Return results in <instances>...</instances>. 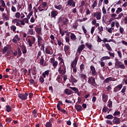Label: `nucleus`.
Masks as SVG:
<instances>
[{"label":"nucleus","instance_id":"obj_1","mask_svg":"<svg viewBox=\"0 0 127 127\" xmlns=\"http://www.w3.org/2000/svg\"><path fill=\"white\" fill-rule=\"evenodd\" d=\"M58 22L59 24H61L62 25H67L68 22H69V19L63 16H61L59 18Z\"/></svg>","mask_w":127,"mask_h":127},{"label":"nucleus","instance_id":"obj_2","mask_svg":"<svg viewBox=\"0 0 127 127\" xmlns=\"http://www.w3.org/2000/svg\"><path fill=\"white\" fill-rule=\"evenodd\" d=\"M88 83L91 86H93L96 88L97 87V83H96V79L93 76H90L88 78Z\"/></svg>","mask_w":127,"mask_h":127},{"label":"nucleus","instance_id":"obj_3","mask_svg":"<svg viewBox=\"0 0 127 127\" xmlns=\"http://www.w3.org/2000/svg\"><path fill=\"white\" fill-rule=\"evenodd\" d=\"M27 96H28V92H26L25 93H20L18 94L19 99H20V100H22V101L27 100Z\"/></svg>","mask_w":127,"mask_h":127},{"label":"nucleus","instance_id":"obj_4","mask_svg":"<svg viewBox=\"0 0 127 127\" xmlns=\"http://www.w3.org/2000/svg\"><path fill=\"white\" fill-rule=\"evenodd\" d=\"M26 41L28 43L29 47H32V44H34V43H35V37H31V38L26 39Z\"/></svg>","mask_w":127,"mask_h":127},{"label":"nucleus","instance_id":"obj_5","mask_svg":"<svg viewBox=\"0 0 127 127\" xmlns=\"http://www.w3.org/2000/svg\"><path fill=\"white\" fill-rule=\"evenodd\" d=\"M10 50H11V45L9 44L6 45V46L2 50V53L4 54L6 53V51H9Z\"/></svg>","mask_w":127,"mask_h":127},{"label":"nucleus","instance_id":"obj_6","mask_svg":"<svg viewBox=\"0 0 127 127\" xmlns=\"http://www.w3.org/2000/svg\"><path fill=\"white\" fill-rule=\"evenodd\" d=\"M79 59V57H76L74 60L72 61L71 64V68H74V67H76L77 66V63H78V60Z\"/></svg>","mask_w":127,"mask_h":127},{"label":"nucleus","instance_id":"obj_7","mask_svg":"<svg viewBox=\"0 0 127 127\" xmlns=\"http://www.w3.org/2000/svg\"><path fill=\"white\" fill-rule=\"evenodd\" d=\"M90 71L91 72V74L92 76H97L98 74V72H97V70H96V68L94 65L90 66Z\"/></svg>","mask_w":127,"mask_h":127},{"label":"nucleus","instance_id":"obj_8","mask_svg":"<svg viewBox=\"0 0 127 127\" xmlns=\"http://www.w3.org/2000/svg\"><path fill=\"white\" fill-rule=\"evenodd\" d=\"M94 17H96L97 20H100L101 17H102V13L101 12H93Z\"/></svg>","mask_w":127,"mask_h":127},{"label":"nucleus","instance_id":"obj_9","mask_svg":"<svg viewBox=\"0 0 127 127\" xmlns=\"http://www.w3.org/2000/svg\"><path fill=\"white\" fill-rule=\"evenodd\" d=\"M58 11L56 10H53L51 12V17H53V18H56V16L58 15Z\"/></svg>","mask_w":127,"mask_h":127},{"label":"nucleus","instance_id":"obj_10","mask_svg":"<svg viewBox=\"0 0 127 127\" xmlns=\"http://www.w3.org/2000/svg\"><path fill=\"white\" fill-rule=\"evenodd\" d=\"M67 3L68 5L75 7L76 6V2H74V0H68Z\"/></svg>","mask_w":127,"mask_h":127},{"label":"nucleus","instance_id":"obj_11","mask_svg":"<svg viewBox=\"0 0 127 127\" xmlns=\"http://www.w3.org/2000/svg\"><path fill=\"white\" fill-rule=\"evenodd\" d=\"M123 88V84H120L117 85L116 87H115L114 89V92H115L116 93L117 92H119V91H120V90Z\"/></svg>","mask_w":127,"mask_h":127},{"label":"nucleus","instance_id":"obj_12","mask_svg":"<svg viewBox=\"0 0 127 127\" xmlns=\"http://www.w3.org/2000/svg\"><path fill=\"white\" fill-rule=\"evenodd\" d=\"M20 48L22 50L23 54L25 55L27 53V50L26 49V46L25 45L22 44L20 46Z\"/></svg>","mask_w":127,"mask_h":127},{"label":"nucleus","instance_id":"obj_13","mask_svg":"<svg viewBox=\"0 0 127 127\" xmlns=\"http://www.w3.org/2000/svg\"><path fill=\"white\" fill-rule=\"evenodd\" d=\"M113 122L115 125H120V124H121V120H120V118L117 117H114Z\"/></svg>","mask_w":127,"mask_h":127},{"label":"nucleus","instance_id":"obj_14","mask_svg":"<svg viewBox=\"0 0 127 127\" xmlns=\"http://www.w3.org/2000/svg\"><path fill=\"white\" fill-rule=\"evenodd\" d=\"M45 52L46 54H50V55H52V54H53V50H52V48H46Z\"/></svg>","mask_w":127,"mask_h":127},{"label":"nucleus","instance_id":"obj_15","mask_svg":"<svg viewBox=\"0 0 127 127\" xmlns=\"http://www.w3.org/2000/svg\"><path fill=\"white\" fill-rule=\"evenodd\" d=\"M59 67V69H58V71L59 73L60 74H62V67L63 66V65H65L64 63V61L63 60H62V61H60V64H62Z\"/></svg>","mask_w":127,"mask_h":127},{"label":"nucleus","instance_id":"obj_16","mask_svg":"<svg viewBox=\"0 0 127 127\" xmlns=\"http://www.w3.org/2000/svg\"><path fill=\"white\" fill-rule=\"evenodd\" d=\"M85 47H86V46L84 44L80 45L77 49V52H79V54H80L81 52H82V51L84 50Z\"/></svg>","mask_w":127,"mask_h":127},{"label":"nucleus","instance_id":"obj_17","mask_svg":"<svg viewBox=\"0 0 127 127\" xmlns=\"http://www.w3.org/2000/svg\"><path fill=\"white\" fill-rule=\"evenodd\" d=\"M35 30L36 33H37V34L39 35L41 34V32H42V28H41V27H37L35 28Z\"/></svg>","mask_w":127,"mask_h":127},{"label":"nucleus","instance_id":"obj_18","mask_svg":"<svg viewBox=\"0 0 127 127\" xmlns=\"http://www.w3.org/2000/svg\"><path fill=\"white\" fill-rule=\"evenodd\" d=\"M64 93L65 95H67V96H70V95H72V94H73V91L68 88H66L64 90Z\"/></svg>","mask_w":127,"mask_h":127},{"label":"nucleus","instance_id":"obj_19","mask_svg":"<svg viewBox=\"0 0 127 127\" xmlns=\"http://www.w3.org/2000/svg\"><path fill=\"white\" fill-rule=\"evenodd\" d=\"M102 101L104 103H106L108 101V95L106 93H103L102 94Z\"/></svg>","mask_w":127,"mask_h":127},{"label":"nucleus","instance_id":"obj_20","mask_svg":"<svg viewBox=\"0 0 127 127\" xmlns=\"http://www.w3.org/2000/svg\"><path fill=\"white\" fill-rule=\"evenodd\" d=\"M113 79L114 78L112 77H107L103 81V84H105V83H108L110 82V81H114L113 80Z\"/></svg>","mask_w":127,"mask_h":127},{"label":"nucleus","instance_id":"obj_21","mask_svg":"<svg viewBox=\"0 0 127 127\" xmlns=\"http://www.w3.org/2000/svg\"><path fill=\"white\" fill-rule=\"evenodd\" d=\"M74 108L76 109L77 112H81V111L83 110V109L82 108V106L80 105H75Z\"/></svg>","mask_w":127,"mask_h":127},{"label":"nucleus","instance_id":"obj_22","mask_svg":"<svg viewBox=\"0 0 127 127\" xmlns=\"http://www.w3.org/2000/svg\"><path fill=\"white\" fill-rule=\"evenodd\" d=\"M27 34L34 35V34H35V32L33 31V29H29L27 32Z\"/></svg>","mask_w":127,"mask_h":127},{"label":"nucleus","instance_id":"obj_23","mask_svg":"<svg viewBox=\"0 0 127 127\" xmlns=\"http://www.w3.org/2000/svg\"><path fill=\"white\" fill-rule=\"evenodd\" d=\"M79 77L82 80H86L87 79V75L84 73H81L79 74Z\"/></svg>","mask_w":127,"mask_h":127},{"label":"nucleus","instance_id":"obj_24","mask_svg":"<svg viewBox=\"0 0 127 127\" xmlns=\"http://www.w3.org/2000/svg\"><path fill=\"white\" fill-rule=\"evenodd\" d=\"M50 71L49 70H46L45 72L42 73V76L44 78H46V76L49 75V72Z\"/></svg>","mask_w":127,"mask_h":127},{"label":"nucleus","instance_id":"obj_25","mask_svg":"<svg viewBox=\"0 0 127 127\" xmlns=\"http://www.w3.org/2000/svg\"><path fill=\"white\" fill-rule=\"evenodd\" d=\"M70 39L72 40L73 41H76V39H77V38L76 37V35H75V34L71 33L70 34Z\"/></svg>","mask_w":127,"mask_h":127},{"label":"nucleus","instance_id":"obj_26","mask_svg":"<svg viewBox=\"0 0 127 127\" xmlns=\"http://www.w3.org/2000/svg\"><path fill=\"white\" fill-rule=\"evenodd\" d=\"M10 30H11L12 31H13V32H14V33H16V26H15L14 25H12V26H11L10 27Z\"/></svg>","mask_w":127,"mask_h":127},{"label":"nucleus","instance_id":"obj_27","mask_svg":"<svg viewBox=\"0 0 127 127\" xmlns=\"http://www.w3.org/2000/svg\"><path fill=\"white\" fill-rule=\"evenodd\" d=\"M54 7L59 10H61V9H63V6L61 4H59V5L55 4L54 5Z\"/></svg>","mask_w":127,"mask_h":127},{"label":"nucleus","instance_id":"obj_28","mask_svg":"<svg viewBox=\"0 0 127 127\" xmlns=\"http://www.w3.org/2000/svg\"><path fill=\"white\" fill-rule=\"evenodd\" d=\"M70 82H71V83H77L78 80L76 79V78H74V76L71 75L70 76Z\"/></svg>","mask_w":127,"mask_h":127},{"label":"nucleus","instance_id":"obj_29","mask_svg":"<svg viewBox=\"0 0 127 127\" xmlns=\"http://www.w3.org/2000/svg\"><path fill=\"white\" fill-rule=\"evenodd\" d=\"M69 89H71L72 91H73V92H74V93L76 94V93H77V92L79 91V89H78L77 88L75 87H72L71 86H70Z\"/></svg>","mask_w":127,"mask_h":127},{"label":"nucleus","instance_id":"obj_30","mask_svg":"<svg viewBox=\"0 0 127 127\" xmlns=\"http://www.w3.org/2000/svg\"><path fill=\"white\" fill-rule=\"evenodd\" d=\"M105 47H106L108 51H112V48L111 47V46H110V44H109L108 43L105 44Z\"/></svg>","mask_w":127,"mask_h":127},{"label":"nucleus","instance_id":"obj_31","mask_svg":"<svg viewBox=\"0 0 127 127\" xmlns=\"http://www.w3.org/2000/svg\"><path fill=\"white\" fill-rule=\"evenodd\" d=\"M62 74H63V75H64L65 73H66V66H65V64H63V67H62Z\"/></svg>","mask_w":127,"mask_h":127},{"label":"nucleus","instance_id":"obj_32","mask_svg":"<svg viewBox=\"0 0 127 127\" xmlns=\"http://www.w3.org/2000/svg\"><path fill=\"white\" fill-rule=\"evenodd\" d=\"M114 116H113L112 115L109 114L106 116V117H105V119H107L108 120H113L114 119Z\"/></svg>","mask_w":127,"mask_h":127},{"label":"nucleus","instance_id":"obj_33","mask_svg":"<svg viewBox=\"0 0 127 127\" xmlns=\"http://www.w3.org/2000/svg\"><path fill=\"white\" fill-rule=\"evenodd\" d=\"M98 29L99 30L98 33H99L100 34H102V32H103V31H104V28L103 27V26H101L99 27L98 28Z\"/></svg>","mask_w":127,"mask_h":127},{"label":"nucleus","instance_id":"obj_34","mask_svg":"<svg viewBox=\"0 0 127 127\" xmlns=\"http://www.w3.org/2000/svg\"><path fill=\"white\" fill-rule=\"evenodd\" d=\"M107 107H108V108H113V102L111 101V99H110L108 102Z\"/></svg>","mask_w":127,"mask_h":127},{"label":"nucleus","instance_id":"obj_35","mask_svg":"<svg viewBox=\"0 0 127 127\" xmlns=\"http://www.w3.org/2000/svg\"><path fill=\"white\" fill-rule=\"evenodd\" d=\"M70 50V47L69 45H65L64 47V52H67Z\"/></svg>","mask_w":127,"mask_h":127},{"label":"nucleus","instance_id":"obj_36","mask_svg":"<svg viewBox=\"0 0 127 127\" xmlns=\"http://www.w3.org/2000/svg\"><path fill=\"white\" fill-rule=\"evenodd\" d=\"M6 111L7 113L10 112L11 111V107L8 105H6Z\"/></svg>","mask_w":127,"mask_h":127},{"label":"nucleus","instance_id":"obj_37","mask_svg":"<svg viewBox=\"0 0 127 127\" xmlns=\"http://www.w3.org/2000/svg\"><path fill=\"white\" fill-rule=\"evenodd\" d=\"M46 127H52V123L50 122H47L45 124Z\"/></svg>","mask_w":127,"mask_h":127},{"label":"nucleus","instance_id":"obj_38","mask_svg":"<svg viewBox=\"0 0 127 127\" xmlns=\"http://www.w3.org/2000/svg\"><path fill=\"white\" fill-rule=\"evenodd\" d=\"M17 50L18 51V56H19V57H20V56H21V54H22V53H21V50H20V48L18 47Z\"/></svg>","mask_w":127,"mask_h":127},{"label":"nucleus","instance_id":"obj_39","mask_svg":"<svg viewBox=\"0 0 127 127\" xmlns=\"http://www.w3.org/2000/svg\"><path fill=\"white\" fill-rule=\"evenodd\" d=\"M123 11V8H121V7H118L117 8V10L116 11V13L117 14H119V13H120V12H122Z\"/></svg>","mask_w":127,"mask_h":127},{"label":"nucleus","instance_id":"obj_40","mask_svg":"<svg viewBox=\"0 0 127 127\" xmlns=\"http://www.w3.org/2000/svg\"><path fill=\"white\" fill-rule=\"evenodd\" d=\"M40 64L42 66H43L44 64V58H43V57H41V59L40 60Z\"/></svg>","mask_w":127,"mask_h":127},{"label":"nucleus","instance_id":"obj_41","mask_svg":"<svg viewBox=\"0 0 127 127\" xmlns=\"http://www.w3.org/2000/svg\"><path fill=\"white\" fill-rule=\"evenodd\" d=\"M109 59H111V58L108 56H106V57H102L100 59V60H101V61H104V60H109Z\"/></svg>","mask_w":127,"mask_h":127},{"label":"nucleus","instance_id":"obj_42","mask_svg":"<svg viewBox=\"0 0 127 127\" xmlns=\"http://www.w3.org/2000/svg\"><path fill=\"white\" fill-rule=\"evenodd\" d=\"M106 29H107L108 32H109V33H113V30H114V29H115L113 27H111V28H106Z\"/></svg>","mask_w":127,"mask_h":127},{"label":"nucleus","instance_id":"obj_43","mask_svg":"<svg viewBox=\"0 0 127 127\" xmlns=\"http://www.w3.org/2000/svg\"><path fill=\"white\" fill-rule=\"evenodd\" d=\"M37 38H38V42H41V41H43V39L42 38V37L40 35H37Z\"/></svg>","mask_w":127,"mask_h":127},{"label":"nucleus","instance_id":"obj_44","mask_svg":"<svg viewBox=\"0 0 127 127\" xmlns=\"http://www.w3.org/2000/svg\"><path fill=\"white\" fill-rule=\"evenodd\" d=\"M84 69H85V65H84V64H82L80 65V70L81 72H83Z\"/></svg>","mask_w":127,"mask_h":127},{"label":"nucleus","instance_id":"obj_45","mask_svg":"<svg viewBox=\"0 0 127 127\" xmlns=\"http://www.w3.org/2000/svg\"><path fill=\"white\" fill-rule=\"evenodd\" d=\"M121 115V112L119 111H116L115 112V113L113 114V116L114 117H116V116H120Z\"/></svg>","mask_w":127,"mask_h":127},{"label":"nucleus","instance_id":"obj_46","mask_svg":"<svg viewBox=\"0 0 127 127\" xmlns=\"http://www.w3.org/2000/svg\"><path fill=\"white\" fill-rule=\"evenodd\" d=\"M39 82L41 84H43V83H44V78L42 76H40L39 78Z\"/></svg>","mask_w":127,"mask_h":127},{"label":"nucleus","instance_id":"obj_47","mask_svg":"<svg viewBox=\"0 0 127 127\" xmlns=\"http://www.w3.org/2000/svg\"><path fill=\"white\" fill-rule=\"evenodd\" d=\"M98 5V2H97V1H94L93 2V4L91 5L92 8L94 9L95 7Z\"/></svg>","mask_w":127,"mask_h":127},{"label":"nucleus","instance_id":"obj_48","mask_svg":"<svg viewBox=\"0 0 127 127\" xmlns=\"http://www.w3.org/2000/svg\"><path fill=\"white\" fill-rule=\"evenodd\" d=\"M85 45L88 49L91 50V48L92 47V44H89V43H86Z\"/></svg>","mask_w":127,"mask_h":127},{"label":"nucleus","instance_id":"obj_49","mask_svg":"<svg viewBox=\"0 0 127 127\" xmlns=\"http://www.w3.org/2000/svg\"><path fill=\"white\" fill-rule=\"evenodd\" d=\"M57 42H58V44L59 45V46H61V45H64V44L62 43V42H61V40L60 39H57Z\"/></svg>","mask_w":127,"mask_h":127},{"label":"nucleus","instance_id":"obj_50","mask_svg":"<svg viewBox=\"0 0 127 127\" xmlns=\"http://www.w3.org/2000/svg\"><path fill=\"white\" fill-rule=\"evenodd\" d=\"M52 64H53V67L54 68H56V67H57V66H58V62L55 61Z\"/></svg>","mask_w":127,"mask_h":127},{"label":"nucleus","instance_id":"obj_51","mask_svg":"<svg viewBox=\"0 0 127 127\" xmlns=\"http://www.w3.org/2000/svg\"><path fill=\"white\" fill-rule=\"evenodd\" d=\"M42 7L43 8H45V7H47V2H43L42 3Z\"/></svg>","mask_w":127,"mask_h":127},{"label":"nucleus","instance_id":"obj_52","mask_svg":"<svg viewBox=\"0 0 127 127\" xmlns=\"http://www.w3.org/2000/svg\"><path fill=\"white\" fill-rule=\"evenodd\" d=\"M19 19H14L12 20V23L14 24H15V23H17L18 22H19Z\"/></svg>","mask_w":127,"mask_h":127},{"label":"nucleus","instance_id":"obj_53","mask_svg":"<svg viewBox=\"0 0 127 127\" xmlns=\"http://www.w3.org/2000/svg\"><path fill=\"white\" fill-rule=\"evenodd\" d=\"M102 12L103 14H107V10L105 8V6H103L102 7Z\"/></svg>","mask_w":127,"mask_h":127},{"label":"nucleus","instance_id":"obj_54","mask_svg":"<svg viewBox=\"0 0 127 127\" xmlns=\"http://www.w3.org/2000/svg\"><path fill=\"white\" fill-rule=\"evenodd\" d=\"M33 14V11H30L28 15H27V17L29 19L30 18V17L31 16V15H32Z\"/></svg>","mask_w":127,"mask_h":127},{"label":"nucleus","instance_id":"obj_55","mask_svg":"<svg viewBox=\"0 0 127 127\" xmlns=\"http://www.w3.org/2000/svg\"><path fill=\"white\" fill-rule=\"evenodd\" d=\"M108 110H109V108L107 107H105L103 108L102 111L103 112V113H107Z\"/></svg>","mask_w":127,"mask_h":127},{"label":"nucleus","instance_id":"obj_56","mask_svg":"<svg viewBox=\"0 0 127 127\" xmlns=\"http://www.w3.org/2000/svg\"><path fill=\"white\" fill-rule=\"evenodd\" d=\"M122 16H124V13H123V12L119 14L118 17L117 18H116V19H120V18H122Z\"/></svg>","mask_w":127,"mask_h":127},{"label":"nucleus","instance_id":"obj_57","mask_svg":"<svg viewBox=\"0 0 127 127\" xmlns=\"http://www.w3.org/2000/svg\"><path fill=\"white\" fill-rule=\"evenodd\" d=\"M15 16L16 18H19L20 17V13L19 12L16 13Z\"/></svg>","mask_w":127,"mask_h":127},{"label":"nucleus","instance_id":"obj_58","mask_svg":"<svg viewBox=\"0 0 127 127\" xmlns=\"http://www.w3.org/2000/svg\"><path fill=\"white\" fill-rule=\"evenodd\" d=\"M32 9V4L31 3L28 5V11H31V10Z\"/></svg>","mask_w":127,"mask_h":127},{"label":"nucleus","instance_id":"obj_59","mask_svg":"<svg viewBox=\"0 0 127 127\" xmlns=\"http://www.w3.org/2000/svg\"><path fill=\"white\" fill-rule=\"evenodd\" d=\"M126 90H127V87L124 86L122 90H121V93H122V94L125 93L126 92Z\"/></svg>","mask_w":127,"mask_h":127},{"label":"nucleus","instance_id":"obj_60","mask_svg":"<svg viewBox=\"0 0 127 127\" xmlns=\"http://www.w3.org/2000/svg\"><path fill=\"white\" fill-rule=\"evenodd\" d=\"M85 13L86 15H89V14H91V11H90V9L89 8H87Z\"/></svg>","mask_w":127,"mask_h":127},{"label":"nucleus","instance_id":"obj_61","mask_svg":"<svg viewBox=\"0 0 127 127\" xmlns=\"http://www.w3.org/2000/svg\"><path fill=\"white\" fill-rule=\"evenodd\" d=\"M19 22H20L21 25H25V22H24V20H23V19L19 20Z\"/></svg>","mask_w":127,"mask_h":127},{"label":"nucleus","instance_id":"obj_62","mask_svg":"<svg viewBox=\"0 0 127 127\" xmlns=\"http://www.w3.org/2000/svg\"><path fill=\"white\" fill-rule=\"evenodd\" d=\"M119 30L121 34H124V28H123L122 26H120Z\"/></svg>","mask_w":127,"mask_h":127},{"label":"nucleus","instance_id":"obj_63","mask_svg":"<svg viewBox=\"0 0 127 127\" xmlns=\"http://www.w3.org/2000/svg\"><path fill=\"white\" fill-rule=\"evenodd\" d=\"M11 118H7L5 119V122H7V123H11Z\"/></svg>","mask_w":127,"mask_h":127},{"label":"nucleus","instance_id":"obj_64","mask_svg":"<svg viewBox=\"0 0 127 127\" xmlns=\"http://www.w3.org/2000/svg\"><path fill=\"white\" fill-rule=\"evenodd\" d=\"M108 54L111 57H113V58L115 57V53H111L110 52H108Z\"/></svg>","mask_w":127,"mask_h":127}]
</instances>
